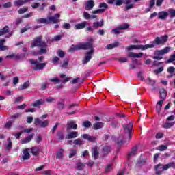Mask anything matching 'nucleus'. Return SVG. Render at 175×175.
Listing matches in <instances>:
<instances>
[{
    "mask_svg": "<svg viewBox=\"0 0 175 175\" xmlns=\"http://www.w3.org/2000/svg\"><path fill=\"white\" fill-rule=\"evenodd\" d=\"M88 42L85 43H79L77 45H72L70 49L68 50L69 53H74V51H77L79 50H88L90 49L91 51L86 53L85 54V57L82 59V64H88L91 59L92 58V54H94V49H92V46L94 44V38H89L88 39Z\"/></svg>",
    "mask_w": 175,
    "mask_h": 175,
    "instance_id": "f257e3e1",
    "label": "nucleus"
},
{
    "mask_svg": "<svg viewBox=\"0 0 175 175\" xmlns=\"http://www.w3.org/2000/svg\"><path fill=\"white\" fill-rule=\"evenodd\" d=\"M133 128V125L132 124H124L123 125L124 129V135H120V137L117 139V144L118 146H121L124 143V140L128 139V140H131L132 139V129Z\"/></svg>",
    "mask_w": 175,
    "mask_h": 175,
    "instance_id": "f03ea898",
    "label": "nucleus"
},
{
    "mask_svg": "<svg viewBox=\"0 0 175 175\" xmlns=\"http://www.w3.org/2000/svg\"><path fill=\"white\" fill-rule=\"evenodd\" d=\"M155 47V44H145V45H129L126 47L127 51H131L132 50H147V49H154Z\"/></svg>",
    "mask_w": 175,
    "mask_h": 175,
    "instance_id": "7ed1b4c3",
    "label": "nucleus"
},
{
    "mask_svg": "<svg viewBox=\"0 0 175 175\" xmlns=\"http://www.w3.org/2000/svg\"><path fill=\"white\" fill-rule=\"evenodd\" d=\"M30 47L31 49H33V47H47V44H46V42L42 41V36H40L33 40Z\"/></svg>",
    "mask_w": 175,
    "mask_h": 175,
    "instance_id": "20e7f679",
    "label": "nucleus"
},
{
    "mask_svg": "<svg viewBox=\"0 0 175 175\" xmlns=\"http://www.w3.org/2000/svg\"><path fill=\"white\" fill-rule=\"evenodd\" d=\"M169 39V36H167V35H164V36H161V37H157L154 42H152V44H157V46L159 45H163L165 44V43H166V42H167Z\"/></svg>",
    "mask_w": 175,
    "mask_h": 175,
    "instance_id": "39448f33",
    "label": "nucleus"
},
{
    "mask_svg": "<svg viewBox=\"0 0 175 175\" xmlns=\"http://www.w3.org/2000/svg\"><path fill=\"white\" fill-rule=\"evenodd\" d=\"M29 62L31 64V65H35V67L33 68V70H42V69L44 68L46 66V63H38L37 60H34L33 59H30Z\"/></svg>",
    "mask_w": 175,
    "mask_h": 175,
    "instance_id": "423d86ee",
    "label": "nucleus"
},
{
    "mask_svg": "<svg viewBox=\"0 0 175 175\" xmlns=\"http://www.w3.org/2000/svg\"><path fill=\"white\" fill-rule=\"evenodd\" d=\"M128 28H129V25L124 24L119 26L118 28L112 29L111 32L115 35H120V33H122V31L124 29H128Z\"/></svg>",
    "mask_w": 175,
    "mask_h": 175,
    "instance_id": "0eeeda50",
    "label": "nucleus"
},
{
    "mask_svg": "<svg viewBox=\"0 0 175 175\" xmlns=\"http://www.w3.org/2000/svg\"><path fill=\"white\" fill-rule=\"evenodd\" d=\"M34 124L35 125H40L41 128H46V126H49V120L42 121L39 118H36L34 119Z\"/></svg>",
    "mask_w": 175,
    "mask_h": 175,
    "instance_id": "6e6552de",
    "label": "nucleus"
},
{
    "mask_svg": "<svg viewBox=\"0 0 175 175\" xmlns=\"http://www.w3.org/2000/svg\"><path fill=\"white\" fill-rule=\"evenodd\" d=\"M172 48L170 46H166L164 49L155 51V55H161L163 56L165 54L170 53Z\"/></svg>",
    "mask_w": 175,
    "mask_h": 175,
    "instance_id": "1a4fd4ad",
    "label": "nucleus"
},
{
    "mask_svg": "<svg viewBox=\"0 0 175 175\" xmlns=\"http://www.w3.org/2000/svg\"><path fill=\"white\" fill-rule=\"evenodd\" d=\"M75 106H77V105L75 104H72L68 106V107L67 108V112H66L67 116H73L76 114V109H75Z\"/></svg>",
    "mask_w": 175,
    "mask_h": 175,
    "instance_id": "9d476101",
    "label": "nucleus"
},
{
    "mask_svg": "<svg viewBox=\"0 0 175 175\" xmlns=\"http://www.w3.org/2000/svg\"><path fill=\"white\" fill-rule=\"evenodd\" d=\"M95 6V2L93 0H89L85 2V10H92Z\"/></svg>",
    "mask_w": 175,
    "mask_h": 175,
    "instance_id": "9b49d317",
    "label": "nucleus"
},
{
    "mask_svg": "<svg viewBox=\"0 0 175 175\" xmlns=\"http://www.w3.org/2000/svg\"><path fill=\"white\" fill-rule=\"evenodd\" d=\"M79 136V132L77 131H70L67 133L66 139L70 140L72 139H76Z\"/></svg>",
    "mask_w": 175,
    "mask_h": 175,
    "instance_id": "f8f14e48",
    "label": "nucleus"
},
{
    "mask_svg": "<svg viewBox=\"0 0 175 175\" xmlns=\"http://www.w3.org/2000/svg\"><path fill=\"white\" fill-rule=\"evenodd\" d=\"M22 159L23 161H28L31 158V154H29V148H25L23 151Z\"/></svg>",
    "mask_w": 175,
    "mask_h": 175,
    "instance_id": "ddd939ff",
    "label": "nucleus"
},
{
    "mask_svg": "<svg viewBox=\"0 0 175 175\" xmlns=\"http://www.w3.org/2000/svg\"><path fill=\"white\" fill-rule=\"evenodd\" d=\"M163 170H165V165L159 163V165L155 166L156 174L157 175L162 174V172H163Z\"/></svg>",
    "mask_w": 175,
    "mask_h": 175,
    "instance_id": "4468645a",
    "label": "nucleus"
},
{
    "mask_svg": "<svg viewBox=\"0 0 175 175\" xmlns=\"http://www.w3.org/2000/svg\"><path fill=\"white\" fill-rule=\"evenodd\" d=\"M131 3L132 0H116L115 5L121 6L123 3H124V5H129V3Z\"/></svg>",
    "mask_w": 175,
    "mask_h": 175,
    "instance_id": "2eb2a0df",
    "label": "nucleus"
},
{
    "mask_svg": "<svg viewBox=\"0 0 175 175\" xmlns=\"http://www.w3.org/2000/svg\"><path fill=\"white\" fill-rule=\"evenodd\" d=\"M67 129H77V124H76V122L73 120H69L67 124Z\"/></svg>",
    "mask_w": 175,
    "mask_h": 175,
    "instance_id": "dca6fc26",
    "label": "nucleus"
},
{
    "mask_svg": "<svg viewBox=\"0 0 175 175\" xmlns=\"http://www.w3.org/2000/svg\"><path fill=\"white\" fill-rule=\"evenodd\" d=\"M143 55H144V53H135L134 52H130L128 54V57H129L130 58H142V57H143Z\"/></svg>",
    "mask_w": 175,
    "mask_h": 175,
    "instance_id": "f3484780",
    "label": "nucleus"
},
{
    "mask_svg": "<svg viewBox=\"0 0 175 175\" xmlns=\"http://www.w3.org/2000/svg\"><path fill=\"white\" fill-rule=\"evenodd\" d=\"M30 152L33 155L34 157H38V155L40 152V149L38 146H33L30 148Z\"/></svg>",
    "mask_w": 175,
    "mask_h": 175,
    "instance_id": "a211bd4d",
    "label": "nucleus"
},
{
    "mask_svg": "<svg viewBox=\"0 0 175 175\" xmlns=\"http://www.w3.org/2000/svg\"><path fill=\"white\" fill-rule=\"evenodd\" d=\"M31 0H16L14 1V4L15 6H18V8H20V6H23V5H25L27 2H29Z\"/></svg>",
    "mask_w": 175,
    "mask_h": 175,
    "instance_id": "6ab92c4d",
    "label": "nucleus"
},
{
    "mask_svg": "<svg viewBox=\"0 0 175 175\" xmlns=\"http://www.w3.org/2000/svg\"><path fill=\"white\" fill-rule=\"evenodd\" d=\"M169 12L166 11H162L159 13L158 18L160 20H165V18H167V16H169Z\"/></svg>",
    "mask_w": 175,
    "mask_h": 175,
    "instance_id": "aec40b11",
    "label": "nucleus"
},
{
    "mask_svg": "<svg viewBox=\"0 0 175 175\" xmlns=\"http://www.w3.org/2000/svg\"><path fill=\"white\" fill-rule=\"evenodd\" d=\"M82 137L83 139H85V140H88V142H95V140H96L95 137L91 136L88 134H83Z\"/></svg>",
    "mask_w": 175,
    "mask_h": 175,
    "instance_id": "412c9836",
    "label": "nucleus"
},
{
    "mask_svg": "<svg viewBox=\"0 0 175 175\" xmlns=\"http://www.w3.org/2000/svg\"><path fill=\"white\" fill-rule=\"evenodd\" d=\"M87 27V21H84L81 23H78L75 26V29H83Z\"/></svg>",
    "mask_w": 175,
    "mask_h": 175,
    "instance_id": "4be33fe9",
    "label": "nucleus"
},
{
    "mask_svg": "<svg viewBox=\"0 0 175 175\" xmlns=\"http://www.w3.org/2000/svg\"><path fill=\"white\" fill-rule=\"evenodd\" d=\"M5 42L6 40L3 38L0 40V50L1 51H5V50H8V49H9L8 46H3V44H5Z\"/></svg>",
    "mask_w": 175,
    "mask_h": 175,
    "instance_id": "5701e85b",
    "label": "nucleus"
},
{
    "mask_svg": "<svg viewBox=\"0 0 175 175\" xmlns=\"http://www.w3.org/2000/svg\"><path fill=\"white\" fill-rule=\"evenodd\" d=\"M166 96H167V93L166 92V90L163 88L160 90V97L161 98V100L163 102L165 101V99H166Z\"/></svg>",
    "mask_w": 175,
    "mask_h": 175,
    "instance_id": "b1692460",
    "label": "nucleus"
},
{
    "mask_svg": "<svg viewBox=\"0 0 175 175\" xmlns=\"http://www.w3.org/2000/svg\"><path fill=\"white\" fill-rule=\"evenodd\" d=\"M92 154L94 159H97L98 157H99V152L98 151V147H94L92 148Z\"/></svg>",
    "mask_w": 175,
    "mask_h": 175,
    "instance_id": "393cba45",
    "label": "nucleus"
},
{
    "mask_svg": "<svg viewBox=\"0 0 175 175\" xmlns=\"http://www.w3.org/2000/svg\"><path fill=\"white\" fill-rule=\"evenodd\" d=\"M5 58H14V59L18 60L21 58V55L20 53L8 55Z\"/></svg>",
    "mask_w": 175,
    "mask_h": 175,
    "instance_id": "a878e982",
    "label": "nucleus"
},
{
    "mask_svg": "<svg viewBox=\"0 0 175 175\" xmlns=\"http://www.w3.org/2000/svg\"><path fill=\"white\" fill-rule=\"evenodd\" d=\"M36 21L37 24H49L48 18H36Z\"/></svg>",
    "mask_w": 175,
    "mask_h": 175,
    "instance_id": "bb28decb",
    "label": "nucleus"
},
{
    "mask_svg": "<svg viewBox=\"0 0 175 175\" xmlns=\"http://www.w3.org/2000/svg\"><path fill=\"white\" fill-rule=\"evenodd\" d=\"M48 21H49V24H50V23H52L53 24H57L59 23V20L55 18V16L48 17Z\"/></svg>",
    "mask_w": 175,
    "mask_h": 175,
    "instance_id": "cd10ccee",
    "label": "nucleus"
},
{
    "mask_svg": "<svg viewBox=\"0 0 175 175\" xmlns=\"http://www.w3.org/2000/svg\"><path fill=\"white\" fill-rule=\"evenodd\" d=\"M105 25V22L103 20H100L99 22H95L93 23L94 28H96V29H98L99 27H103Z\"/></svg>",
    "mask_w": 175,
    "mask_h": 175,
    "instance_id": "c85d7f7f",
    "label": "nucleus"
},
{
    "mask_svg": "<svg viewBox=\"0 0 175 175\" xmlns=\"http://www.w3.org/2000/svg\"><path fill=\"white\" fill-rule=\"evenodd\" d=\"M33 134H31L29 137L22 139V144H25L27 143H29L32 139H33Z\"/></svg>",
    "mask_w": 175,
    "mask_h": 175,
    "instance_id": "c756f323",
    "label": "nucleus"
},
{
    "mask_svg": "<svg viewBox=\"0 0 175 175\" xmlns=\"http://www.w3.org/2000/svg\"><path fill=\"white\" fill-rule=\"evenodd\" d=\"M162 105H163V100H159L157 102V106H156L157 113H161V110L162 109Z\"/></svg>",
    "mask_w": 175,
    "mask_h": 175,
    "instance_id": "7c9ffc66",
    "label": "nucleus"
},
{
    "mask_svg": "<svg viewBox=\"0 0 175 175\" xmlns=\"http://www.w3.org/2000/svg\"><path fill=\"white\" fill-rule=\"evenodd\" d=\"M103 122H96L93 124V129H94L95 131H98V129L103 128Z\"/></svg>",
    "mask_w": 175,
    "mask_h": 175,
    "instance_id": "2f4dec72",
    "label": "nucleus"
},
{
    "mask_svg": "<svg viewBox=\"0 0 175 175\" xmlns=\"http://www.w3.org/2000/svg\"><path fill=\"white\" fill-rule=\"evenodd\" d=\"M9 33V27L5 26L3 29H0V36Z\"/></svg>",
    "mask_w": 175,
    "mask_h": 175,
    "instance_id": "473e14b6",
    "label": "nucleus"
},
{
    "mask_svg": "<svg viewBox=\"0 0 175 175\" xmlns=\"http://www.w3.org/2000/svg\"><path fill=\"white\" fill-rule=\"evenodd\" d=\"M57 107L59 109V110L65 109V100L60 99L57 104Z\"/></svg>",
    "mask_w": 175,
    "mask_h": 175,
    "instance_id": "72a5a7b5",
    "label": "nucleus"
},
{
    "mask_svg": "<svg viewBox=\"0 0 175 175\" xmlns=\"http://www.w3.org/2000/svg\"><path fill=\"white\" fill-rule=\"evenodd\" d=\"M118 42H115L113 44H108L106 48L107 50H111L112 49H116V47H118Z\"/></svg>",
    "mask_w": 175,
    "mask_h": 175,
    "instance_id": "f704fd0d",
    "label": "nucleus"
},
{
    "mask_svg": "<svg viewBox=\"0 0 175 175\" xmlns=\"http://www.w3.org/2000/svg\"><path fill=\"white\" fill-rule=\"evenodd\" d=\"M40 105H44V100L42 99H39L33 103V107H38V106H40Z\"/></svg>",
    "mask_w": 175,
    "mask_h": 175,
    "instance_id": "c9c22d12",
    "label": "nucleus"
},
{
    "mask_svg": "<svg viewBox=\"0 0 175 175\" xmlns=\"http://www.w3.org/2000/svg\"><path fill=\"white\" fill-rule=\"evenodd\" d=\"M137 151V146H135L134 148H133L131 152L129 153V158H131V157H135V155H136Z\"/></svg>",
    "mask_w": 175,
    "mask_h": 175,
    "instance_id": "e433bc0d",
    "label": "nucleus"
},
{
    "mask_svg": "<svg viewBox=\"0 0 175 175\" xmlns=\"http://www.w3.org/2000/svg\"><path fill=\"white\" fill-rule=\"evenodd\" d=\"M62 157H64V149L60 148L58 151H57V154L56 156V158L57 159H61L62 158Z\"/></svg>",
    "mask_w": 175,
    "mask_h": 175,
    "instance_id": "4c0bfd02",
    "label": "nucleus"
},
{
    "mask_svg": "<svg viewBox=\"0 0 175 175\" xmlns=\"http://www.w3.org/2000/svg\"><path fill=\"white\" fill-rule=\"evenodd\" d=\"M170 167H172L173 169H175V163L174 162H170L168 164H166L164 165V169L167 170L170 169Z\"/></svg>",
    "mask_w": 175,
    "mask_h": 175,
    "instance_id": "58836bf2",
    "label": "nucleus"
},
{
    "mask_svg": "<svg viewBox=\"0 0 175 175\" xmlns=\"http://www.w3.org/2000/svg\"><path fill=\"white\" fill-rule=\"evenodd\" d=\"M7 142H8V144H5V147L7 150H10V148H12V139H10V138H8Z\"/></svg>",
    "mask_w": 175,
    "mask_h": 175,
    "instance_id": "ea45409f",
    "label": "nucleus"
},
{
    "mask_svg": "<svg viewBox=\"0 0 175 175\" xmlns=\"http://www.w3.org/2000/svg\"><path fill=\"white\" fill-rule=\"evenodd\" d=\"M49 81H51V83H53L54 84H59V83H61V79L57 77H54V78L50 79Z\"/></svg>",
    "mask_w": 175,
    "mask_h": 175,
    "instance_id": "a19ab883",
    "label": "nucleus"
},
{
    "mask_svg": "<svg viewBox=\"0 0 175 175\" xmlns=\"http://www.w3.org/2000/svg\"><path fill=\"white\" fill-rule=\"evenodd\" d=\"M59 80H60V83H64L65 84V83H66V75H60Z\"/></svg>",
    "mask_w": 175,
    "mask_h": 175,
    "instance_id": "79ce46f5",
    "label": "nucleus"
},
{
    "mask_svg": "<svg viewBox=\"0 0 175 175\" xmlns=\"http://www.w3.org/2000/svg\"><path fill=\"white\" fill-rule=\"evenodd\" d=\"M110 151H111V148H110V146H104L103 148V152L105 155H106L107 154H109Z\"/></svg>",
    "mask_w": 175,
    "mask_h": 175,
    "instance_id": "37998d69",
    "label": "nucleus"
},
{
    "mask_svg": "<svg viewBox=\"0 0 175 175\" xmlns=\"http://www.w3.org/2000/svg\"><path fill=\"white\" fill-rule=\"evenodd\" d=\"M174 125V122H166L163 125V128H165V129H169V128H172Z\"/></svg>",
    "mask_w": 175,
    "mask_h": 175,
    "instance_id": "c03bdc74",
    "label": "nucleus"
},
{
    "mask_svg": "<svg viewBox=\"0 0 175 175\" xmlns=\"http://www.w3.org/2000/svg\"><path fill=\"white\" fill-rule=\"evenodd\" d=\"M76 166H77V169H78V170H83V169H84V167H85V165H84V163H81V162L77 163Z\"/></svg>",
    "mask_w": 175,
    "mask_h": 175,
    "instance_id": "a18cd8bd",
    "label": "nucleus"
},
{
    "mask_svg": "<svg viewBox=\"0 0 175 175\" xmlns=\"http://www.w3.org/2000/svg\"><path fill=\"white\" fill-rule=\"evenodd\" d=\"M74 146H81L83 144V141L80 139V138H78L73 141Z\"/></svg>",
    "mask_w": 175,
    "mask_h": 175,
    "instance_id": "49530a36",
    "label": "nucleus"
},
{
    "mask_svg": "<svg viewBox=\"0 0 175 175\" xmlns=\"http://www.w3.org/2000/svg\"><path fill=\"white\" fill-rule=\"evenodd\" d=\"M13 122H14L12 120L7 122L4 126V128L6 129H10V128H12V125H13Z\"/></svg>",
    "mask_w": 175,
    "mask_h": 175,
    "instance_id": "de8ad7c7",
    "label": "nucleus"
},
{
    "mask_svg": "<svg viewBox=\"0 0 175 175\" xmlns=\"http://www.w3.org/2000/svg\"><path fill=\"white\" fill-rule=\"evenodd\" d=\"M146 84H148L149 85H155V81L152 80L150 78H148L146 79Z\"/></svg>",
    "mask_w": 175,
    "mask_h": 175,
    "instance_id": "09e8293b",
    "label": "nucleus"
},
{
    "mask_svg": "<svg viewBox=\"0 0 175 175\" xmlns=\"http://www.w3.org/2000/svg\"><path fill=\"white\" fill-rule=\"evenodd\" d=\"M157 150L159 151H166V150H167V146L161 145V146H158Z\"/></svg>",
    "mask_w": 175,
    "mask_h": 175,
    "instance_id": "8fccbe9b",
    "label": "nucleus"
},
{
    "mask_svg": "<svg viewBox=\"0 0 175 175\" xmlns=\"http://www.w3.org/2000/svg\"><path fill=\"white\" fill-rule=\"evenodd\" d=\"M62 39V35L55 36L51 40L52 42H59Z\"/></svg>",
    "mask_w": 175,
    "mask_h": 175,
    "instance_id": "3c124183",
    "label": "nucleus"
},
{
    "mask_svg": "<svg viewBox=\"0 0 175 175\" xmlns=\"http://www.w3.org/2000/svg\"><path fill=\"white\" fill-rule=\"evenodd\" d=\"M57 55L59 57V58H64L65 57V52H64L62 50H59L57 52Z\"/></svg>",
    "mask_w": 175,
    "mask_h": 175,
    "instance_id": "603ef678",
    "label": "nucleus"
},
{
    "mask_svg": "<svg viewBox=\"0 0 175 175\" xmlns=\"http://www.w3.org/2000/svg\"><path fill=\"white\" fill-rule=\"evenodd\" d=\"M76 154H77V152L76 151V150L75 149L71 150L68 154V158H73V157H75Z\"/></svg>",
    "mask_w": 175,
    "mask_h": 175,
    "instance_id": "864d4df0",
    "label": "nucleus"
},
{
    "mask_svg": "<svg viewBox=\"0 0 175 175\" xmlns=\"http://www.w3.org/2000/svg\"><path fill=\"white\" fill-rule=\"evenodd\" d=\"M29 87V81L25 82L21 87V90H27Z\"/></svg>",
    "mask_w": 175,
    "mask_h": 175,
    "instance_id": "5fc2aeb1",
    "label": "nucleus"
},
{
    "mask_svg": "<svg viewBox=\"0 0 175 175\" xmlns=\"http://www.w3.org/2000/svg\"><path fill=\"white\" fill-rule=\"evenodd\" d=\"M168 13L170 14L171 18L175 17V9L170 8L168 10Z\"/></svg>",
    "mask_w": 175,
    "mask_h": 175,
    "instance_id": "6e6d98bb",
    "label": "nucleus"
},
{
    "mask_svg": "<svg viewBox=\"0 0 175 175\" xmlns=\"http://www.w3.org/2000/svg\"><path fill=\"white\" fill-rule=\"evenodd\" d=\"M47 47H42L40 51H38V54H46L47 53Z\"/></svg>",
    "mask_w": 175,
    "mask_h": 175,
    "instance_id": "4d7b16f0",
    "label": "nucleus"
},
{
    "mask_svg": "<svg viewBox=\"0 0 175 175\" xmlns=\"http://www.w3.org/2000/svg\"><path fill=\"white\" fill-rule=\"evenodd\" d=\"M81 80L80 77H77L70 81V84H77Z\"/></svg>",
    "mask_w": 175,
    "mask_h": 175,
    "instance_id": "13d9d810",
    "label": "nucleus"
},
{
    "mask_svg": "<svg viewBox=\"0 0 175 175\" xmlns=\"http://www.w3.org/2000/svg\"><path fill=\"white\" fill-rule=\"evenodd\" d=\"M174 70H175V68L174 66H170L168 67L167 72L170 75H173V73H174Z\"/></svg>",
    "mask_w": 175,
    "mask_h": 175,
    "instance_id": "bf43d9fd",
    "label": "nucleus"
},
{
    "mask_svg": "<svg viewBox=\"0 0 175 175\" xmlns=\"http://www.w3.org/2000/svg\"><path fill=\"white\" fill-rule=\"evenodd\" d=\"M109 7V5H107L106 4V3H100L98 8H100V9H105V10H106V9H107V8Z\"/></svg>",
    "mask_w": 175,
    "mask_h": 175,
    "instance_id": "052dcab7",
    "label": "nucleus"
},
{
    "mask_svg": "<svg viewBox=\"0 0 175 175\" xmlns=\"http://www.w3.org/2000/svg\"><path fill=\"white\" fill-rule=\"evenodd\" d=\"M163 67H160L156 70H154L155 75H159V73H162L163 72Z\"/></svg>",
    "mask_w": 175,
    "mask_h": 175,
    "instance_id": "680f3d73",
    "label": "nucleus"
},
{
    "mask_svg": "<svg viewBox=\"0 0 175 175\" xmlns=\"http://www.w3.org/2000/svg\"><path fill=\"white\" fill-rule=\"evenodd\" d=\"M83 126H85V128H90V126H91V122L88 120H86L83 122Z\"/></svg>",
    "mask_w": 175,
    "mask_h": 175,
    "instance_id": "e2e57ef3",
    "label": "nucleus"
},
{
    "mask_svg": "<svg viewBox=\"0 0 175 175\" xmlns=\"http://www.w3.org/2000/svg\"><path fill=\"white\" fill-rule=\"evenodd\" d=\"M83 16L85 20L91 19V15L88 12H83Z\"/></svg>",
    "mask_w": 175,
    "mask_h": 175,
    "instance_id": "0e129e2a",
    "label": "nucleus"
},
{
    "mask_svg": "<svg viewBox=\"0 0 175 175\" xmlns=\"http://www.w3.org/2000/svg\"><path fill=\"white\" fill-rule=\"evenodd\" d=\"M28 29H31V27L29 25H27L25 27L21 29V33H24V32H27Z\"/></svg>",
    "mask_w": 175,
    "mask_h": 175,
    "instance_id": "69168bd1",
    "label": "nucleus"
},
{
    "mask_svg": "<svg viewBox=\"0 0 175 175\" xmlns=\"http://www.w3.org/2000/svg\"><path fill=\"white\" fill-rule=\"evenodd\" d=\"M27 10H28V8H21L18 10V14H24V13H25V12H27Z\"/></svg>",
    "mask_w": 175,
    "mask_h": 175,
    "instance_id": "338daca9",
    "label": "nucleus"
},
{
    "mask_svg": "<svg viewBox=\"0 0 175 175\" xmlns=\"http://www.w3.org/2000/svg\"><path fill=\"white\" fill-rule=\"evenodd\" d=\"M135 8V4L129 3L128 5H126L124 9L125 10H129L130 9H133Z\"/></svg>",
    "mask_w": 175,
    "mask_h": 175,
    "instance_id": "774afa93",
    "label": "nucleus"
}]
</instances>
